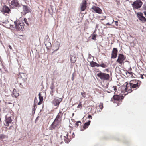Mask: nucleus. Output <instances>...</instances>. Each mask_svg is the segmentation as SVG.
I'll list each match as a JSON object with an SVG mask.
<instances>
[{
  "label": "nucleus",
  "mask_w": 146,
  "mask_h": 146,
  "mask_svg": "<svg viewBox=\"0 0 146 146\" xmlns=\"http://www.w3.org/2000/svg\"><path fill=\"white\" fill-rule=\"evenodd\" d=\"M144 14L146 16V11H145L144 12Z\"/></svg>",
  "instance_id": "nucleus-47"
},
{
  "label": "nucleus",
  "mask_w": 146,
  "mask_h": 146,
  "mask_svg": "<svg viewBox=\"0 0 146 146\" xmlns=\"http://www.w3.org/2000/svg\"><path fill=\"white\" fill-rule=\"evenodd\" d=\"M81 123V122L80 121L76 122L75 124V127H77L79 125H80Z\"/></svg>",
  "instance_id": "nucleus-28"
},
{
  "label": "nucleus",
  "mask_w": 146,
  "mask_h": 146,
  "mask_svg": "<svg viewBox=\"0 0 146 146\" xmlns=\"http://www.w3.org/2000/svg\"><path fill=\"white\" fill-rule=\"evenodd\" d=\"M132 70V69L131 68H130L129 69V71H131Z\"/></svg>",
  "instance_id": "nucleus-48"
},
{
  "label": "nucleus",
  "mask_w": 146,
  "mask_h": 146,
  "mask_svg": "<svg viewBox=\"0 0 146 146\" xmlns=\"http://www.w3.org/2000/svg\"><path fill=\"white\" fill-rule=\"evenodd\" d=\"M112 90L113 89L114 91H115L114 92V94H115V92L117 90V87L116 86H113V87H112Z\"/></svg>",
  "instance_id": "nucleus-30"
},
{
  "label": "nucleus",
  "mask_w": 146,
  "mask_h": 146,
  "mask_svg": "<svg viewBox=\"0 0 146 146\" xmlns=\"http://www.w3.org/2000/svg\"><path fill=\"white\" fill-rule=\"evenodd\" d=\"M9 5L11 8H16L21 7L17 0H12Z\"/></svg>",
  "instance_id": "nucleus-7"
},
{
  "label": "nucleus",
  "mask_w": 146,
  "mask_h": 146,
  "mask_svg": "<svg viewBox=\"0 0 146 146\" xmlns=\"http://www.w3.org/2000/svg\"><path fill=\"white\" fill-rule=\"evenodd\" d=\"M5 136L3 134H1L0 135V139H2L5 138Z\"/></svg>",
  "instance_id": "nucleus-34"
},
{
  "label": "nucleus",
  "mask_w": 146,
  "mask_h": 146,
  "mask_svg": "<svg viewBox=\"0 0 146 146\" xmlns=\"http://www.w3.org/2000/svg\"><path fill=\"white\" fill-rule=\"evenodd\" d=\"M39 102L38 103V105H40L41 104L43 101V97L41 95V93H40L39 94Z\"/></svg>",
  "instance_id": "nucleus-23"
},
{
  "label": "nucleus",
  "mask_w": 146,
  "mask_h": 146,
  "mask_svg": "<svg viewBox=\"0 0 146 146\" xmlns=\"http://www.w3.org/2000/svg\"><path fill=\"white\" fill-rule=\"evenodd\" d=\"M11 104V103H10V102H9V103H8V104Z\"/></svg>",
  "instance_id": "nucleus-51"
},
{
  "label": "nucleus",
  "mask_w": 146,
  "mask_h": 146,
  "mask_svg": "<svg viewBox=\"0 0 146 146\" xmlns=\"http://www.w3.org/2000/svg\"><path fill=\"white\" fill-rule=\"evenodd\" d=\"M105 70L107 72H108L109 71V70L108 69H106Z\"/></svg>",
  "instance_id": "nucleus-44"
},
{
  "label": "nucleus",
  "mask_w": 146,
  "mask_h": 146,
  "mask_svg": "<svg viewBox=\"0 0 146 146\" xmlns=\"http://www.w3.org/2000/svg\"><path fill=\"white\" fill-rule=\"evenodd\" d=\"M72 75H73V77H72V80H74V78H73V76H73V74Z\"/></svg>",
  "instance_id": "nucleus-50"
},
{
  "label": "nucleus",
  "mask_w": 146,
  "mask_h": 146,
  "mask_svg": "<svg viewBox=\"0 0 146 146\" xmlns=\"http://www.w3.org/2000/svg\"><path fill=\"white\" fill-rule=\"evenodd\" d=\"M2 123V121L1 120V118H0V124H1Z\"/></svg>",
  "instance_id": "nucleus-45"
},
{
  "label": "nucleus",
  "mask_w": 146,
  "mask_h": 146,
  "mask_svg": "<svg viewBox=\"0 0 146 146\" xmlns=\"http://www.w3.org/2000/svg\"><path fill=\"white\" fill-rule=\"evenodd\" d=\"M63 115V114L62 113L61 111H60L59 113L57 115L55 120L57 121H60L61 120V118Z\"/></svg>",
  "instance_id": "nucleus-18"
},
{
  "label": "nucleus",
  "mask_w": 146,
  "mask_h": 146,
  "mask_svg": "<svg viewBox=\"0 0 146 146\" xmlns=\"http://www.w3.org/2000/svg\"><path fill=\"white\" fill-rule=\"evenodd\" d=\"M28 19V20H29L30 21H31V20H30V19H29H29Z\"/></svg>",
  "instance_id": "nucleus-52"
},
{
  "label": "nucleus",
  "mask_w": 146,
  "mask_h": 146,
  "mask_svg": "<svg viewBox=\"0 0 146 146\" xmlns=\"http://www.w3.org/2000/svg\"><path fill=\"white\" fill-rule=\"evenodd\" d=\"M118 22L117 21H115V24L116 26H118Z\"/></svg>",
  "instance_id": "nucleus-39"
},
{
  "label": "nucleus",
  "mask_w": 146,
  "mask_h": 146,
  "mask_svg": "<svg viewBox=\"0 0 146 146\" xmlns=\"http://www.w3.org/2000/svg\"><path fill=\"white\" fill-rule=\"evenodd\" d=\"M76 58L74 56H72L71 57L70 60L72 63H74L76 62Z\"/></svg>",
  "instance_id": "nucleus-27"
},
{
  "label": "nucleus",
  "mask_w": 146,
  "mask_h": 146,
  "mask_svg": "<svg viewBox=\"0 0 146 146\" xmlns=\"http://www.w3.org/2000/svg\"><path fill=\"white\" fill-rule=\"evenodd\" d=\"M90 10L94 13H96L101 14L102 13V10L100 8L95 5H93L91 8Z\"/></svg>",
  "instance_id": "nucleus-9"
},
{
  "label": "nucleus",
  "mask_w": 146,
  "mask_h": 146,
  "mask_svg": "<svg viewBox=\"0 0 146 146\" xmlns=\"http://www.w3.org/2000/svg\"><path fill=\"white\" fill-rule=\"evenodd\" d=\"M143 2L141 0H136L132 4L133 9L134 10L140 9L143 5Z\"/></svg>",
  "instance_id": "nucleus-3"
},
{
  "label": "nucleus",
  "mask_w": 146,
  "mask_h": 146,
  "mask_svg": "<svg viewBox=\"0 0 146 146\" xmlns=\"http://www.w3.org/2000/svg\"><path fill=\"white\" fill-rule=\"evenodd\" d=\"M54 92V90H51L50 92V94L52 96H53V95Z\"/></svg>",
  "instance_id": "nucleus-35"
},
{
  "label": "nucleus",
  "mask_w": 146,
  "mask_h": 146,
  "mask_svg": "<svg viewBox=\"0 0 146 146\" xmlns=\"http://www.w3.org/2000/svg\"><path fill=\"white\" fill-rule=\"evenodd\" d=\"M81 95L83 97H84V98H85L86 93H85V92H81Z\"/></svg>",
  "instance_id": "nucleus-33"
},
{
  "label": "nucleus",
  "mask_w": 146,
  "mask_h": 146,
  "mask_svg": "<svg viewBox=\"0 0 146 146\" xmlns=\"http://www.w3.org/2000/svg\"><path fill=\"white\" fill-rule=\"evenodd\" d=\"M15 27L17 30H23L24 27V24L23 22L17 21L15 23Z\"/></svg>",
  "instance_id": "nucleus-8"
},
{
  "label": "nucleus",
  "mask_w": 146,
  "mask_h": 146,
  "mask_svg": "<svg viewBox=\"0 0 146 146\" xmlns=\"http://www.w3.org/2000/svg\"><path fill=\"white\" fill-rule=\"evenodd\" d=\"M62 99L58 97L54 99L53 101L54 104V106H58L59 104L62 101Z\"/></svg>",
  "instance_id": "nucleus-15"
},
{
  "label": "nucleus",
  "mask_w": 146,
  "mask_h": 146,
  "mask_svg": "<svg viewBox=\"0 0 146 146\" xmlns=\"http://www.w3.org/2000/svg\"><path fill=\"white\" fill-rule=\"evenodd\" d=\"M106 25H111V24L110 23H108L106 24Z\"/></svg>",
  "instance_id": "nucleus-46"
},
{
  "label": "nucleus",
  "mask_w": 146,
  "mask_h": 146,
  "mask_svg": "<svg viewBox=\"0 0 146 146\" xmlns=\"http://www.w3.org/2000/svg\"><path fill=\"white\" fill-rule=\"evenodd\" d=\"M90 64L91 67H92L95 66L97 67L100 66L103 68H105L107 67V66L103 63H102L101 64H99L95 62L92 61L90 62Z\"/></svg>",
  "instance_id": "nucleus-10"
},
{
  "label": "nucleus",
  "mask_w": 146,
  "mask_h": 146,
  "mask_svg": "<svg viewBox=\"0 0 146 146\" xmlns=\"http://www.w3.org/2000/svg\"><path fill=\"white\" fill-rule=\"evenodd\" d=\"M5 121L7 126H9V124L11 123L12 120L11 117H8L7 115L5 116Z\"/></svg>",
  "instance_id": "nucleus-17"
},
{
  "label": "nucleus",
  "mask_w": 146,
  "mask_h": 146,
  "mask_svg": "<svg viewBox=\"0 0 146 146\" xmlns=\"http://www.w3.org/2000/svg\"><path fill=\"white\" fill-rule=\"evenodd\" d=\"M23 21L26 24L28 25H29V22L27 21V19L26 18H25L24 19Z\"/></svg>",
  "instance_id": "nucleus-32"
},
{
  "label": "nucleus",
  "mask_w": 146,
  "mask_h": 146,
  "mask_svg": "<svg viewBox=\"0 0 146 146\" xmlns=\"http://www.w3.org/2000/svg\"><path fill=\"white\" fill-rule=\"evenodd\" d=\"M97 17L98 18H102V17L99 16L98 17Z\"/></svg>",
  "instance_id": "nucleus-49"
},
{
  "label": "nucleus",
  "mask_w": 146,
  "mask_h": 146,
  "mask_svg": "<svg viewBox=\"0 0 146 146\" xmlns=\"http://www.w3.org/2000/svg\"><path fill=\"white\" fill-rule=\"evenodd\" d=\"M88 118L90 119H91L92 118V117L91 115H89L88 116Z\"/></svg>",
  "instance_id": "nucleus-40"
},
{
  "label": "nucleus",
  "mask_w": 146,
  "mask_h": 146,
  "mask_svg": "<svg viewBox=\"0 0 146 146\" xmlns=\"http://www.w3.org/2000/svg\"><path fill=\"white\" fill-rule=\"evenodd\" d=\"M136 15L139 20L143 23H145L146 22V19L143 16V14L142 13H137Z\"/></svg>",
  "instance_id": "nucleus-12"
},
{
  "label": "nucleus",
  "mask_w": 146,
  "mask_h": 146,
  "mask_svg": "<svg viewBox=\"0 0 146 146\" xmlns=\"http://www.w3.org/2000/svg\"><path fill=\"white\" fill-rule=\"evenodd\" d=\"M22 6H23V11L24 14H26L31 12V10L28 6L24 5H22Z\"/></svg>",
  "instance_id": "nucleus-13"
},
{
  "label": "nucleus",
  "mask_w": 146,
  "mask_h": 146,
  "mask_svg": "<svg viewBox=\"0 0 146 146\" xmlns=\"http://www.w3.org/2000/svg\"><path fill=\"white\" fill-rule=\"evenodd\" d=\"M77 108H79L80 109H82V105L81 104V102H80L79 104L77 106Z\"/></svg>",
  "instance_id": "nucleus-29"
},
{
  "label": "nucleus",
  "mask_w": 146,
  "mask_h": 146,
  "mask_svg": "<svg viewBox=\"0 0 146 146\" xmlns=\"http://www.w3.org/2000/svg\"><path fill=\"white\" fill-rule=\"evenodd\" d=\"M126 59V57L123 54H120L118 56L116 62L120 65H123Z\"/></svg>",
  "instance_id": "nucleus-6"
},
{
  "label": "nucleus",
  "mask_w": 146,
  "mask_h": 146,
  "mask_svg": "<svg viewBox=\"0 0 146 146\" xmlns=\"http://www.w3.org/2000/svg\"><path fill=\"white\" fill-rule=\"evenodd\" d=\"M112 91L113 92V91Z\"/></svg>",
  "instance_id": "nucleus-54"
},
{
  "label": "nucleus",
  "mask_w": 146,
  "mask_h": 146,
  "mask_svg": "<svg viewBox=\"0 0 146 146\" xmlns=\"http://www.w3.org/2000/svg\"><path fill=\"white\" fill-rule=\"evenodd\" d=\"M97 76L101 80L103 81H109L110 78V75L106 73L102 72L100 71L97 72Z\"/></svg>",
  "instance_id": "nucleus-2"
},
{
  "label": "nucleus",
  "mask_w": 146,
  "mask_h": 146,
  "mask_svg": "<svg viewBox=\"0 0 146 146\" xmlns=\"http://www.w3.org/2000/svg\"><path fill=\"white\" fill-rule=\"evenodd\" d=\"M143 7L145 10L146 9V1L145 2V3L143 5Z\"/></svg>",
  "instance_id": "nucleus-36"
},
{
  "label": "nucleus",
  "mask_w": 146,
  "mask_h": 146,
  "mask_svg": "<svg viewBox=\"0 0 146 146\" xmlns=\"http://www.w3.org/2000/svg\"><path fill=\"white\" fill-rule=\"evenodd\" d=\"M91 122V121L89 120L88 121V122L85 123L84 124V126H83V129H81V130L82 131H83L84 130L86 129L87 128L88 126L90 125Z\"/></svg>",
  "instance_id": "nucleus-19"
},
{
  "label": "nucleus",
  "mask_w": 146,
  "mask_h": 146,
  "mask_svg": "<svg viewBox=\"0 0 146 146\" xmlns=\"http://www.w3.org/2000/svg\"><path fill=\"white\" fill-rule=\"evenodd\" d=\"M36 106L35 105L34 106V108L33 109V110L34 111V113H35V110L36 109L35 108L36 107Z\"/></svg>",
  "instance_id": "nucleus-37"
},
{
  "label": "nucleus",
  "mask_w": 146,
  "mask_h": 146,
  "mask_svg": "<svg viewBox=\"0 0 146 146\" xmlns=\"http://www.w3.org/2000/svg\"><path fill=\"white\" fill-rule=\"evenodd\" d=\"M95 31L94 32L93 35L91 38L92 39L94 40H96V37L98 36L97 35L95 34Z\"/></svg>",
  "instance_id": "nucleus-26"
},
{
  "label": "nucleus",
  "mask_w": 146,
  "mask_h": 146,
  "mask_svg": "<svg viewBox=\"0 0 146 146\" xmlns=\"http://www.w3.org/2000/svg\"><path fill=\"white\" fill-rule=\"evenodd\" d=\"M122 96L118 95H114L111 98V100L114 103L117 104L118 106L121 104Z\"/></svg>",
  "instance_id": "nucleus-4"
},
{
  "label": "nucleus",
  "mask_w": 146,
  "mask_h": 146,
  "mask_svg": "<svg viewBox=\"0 0 146 146\" xmlns=\"http://www.w3.org/2000/svg\"><path fill=\"white\" fill-rule=\"evenodd\" d=\"M99 107L101 109V110H100L101 111L102 110L103 108V104L102 103H100L99 105Z\"/></svg>",
  "instance_id": "nucleus-31"
},
{
  "label": "nucleus",
  "mask_w": 146,
  "mask_h": 146,
  "mask_svg": "<svg viewBox=\"0 0 146 146\" xmlns=\"http://www.w3.org/2000/svg\"><path fill=\"white\" fill-rule=\"evenodd\" d=\"M106 18V17H102V19H100L101 20H103L105 19Z\"/></svg>",
  "instance_id": "nucleus-41"
},
{
  "label": "nucleus",
  "mask_w": 146,
  "mask_h": 146,
  "mask_svg": "<svg viewBox=\"0 0 146 146\" xmlns=\"http://www.w3.org/2000/svg\"><path fill=\"white\" fill-rule=\"evenodd\" d=\"M61 123V120L60 121H57L54 120L50 126L49 129L51 130H53L58 128L60 126Z\"/></svg>",
  "instance_id": "nucleus-5"
},
{
  "label": "nucleus",
  "mask_w": 146,
  "mask_h": 146,
  "mask_svg": "<svg viewBox=\"0 0 146 146\" xmlns=\"http://www.w3.org/2000/svg\"><path fill=\"white\" fill-rule=\"evenodd\" d=\"M35 99H36V97H35Z\"/></svg>",
  "instance_id": "nucleus-53"
},
{
  "label": "nucleus",
  "mask_w": 146,
  "mask_h": 146,
  "mask_svg": "<svg viewBox=\"0 0 146 146\" xmlns=\"http://www.w3.org/2000/svg\"><path fill=\"white\" fill-rule=\"evenodd\" d=\"M118 50L116 48H113L112 51L111 58H115L117 56Z\"/></svg>",
  "instance_id": "nucleus-14"
},
{
  "label": "nucleus",
  "mask_w": 146,
  "mask_h": 146,
  "mask_svg": "<svg viewBox=\"0 0 146 146\" xmlns=\"http://www.w3.org/2000/svg\"><path fill=\"white\" fill-rule=\"evenodd\" d=\"M129 83L134 84H139L140 85L141 82L137 80H131Z\"/></svg>",
  "instance_id": "nucleus-21"
},
{
  "label": "nucleus",
  "mask_w": 146,
  "mask_h": 146,
  "mask_svg": "<svg viewBox=\"0 0 146 146\" xmlns=\"http://www.w3.org/2000/svg\"><path fill=\"white\" fill-rule=\"evenodd\" d=\"M20 76L23 79H25L26 78L27 75L25 74L21 73L19 74Z\"/></svg>",
  "instance_id": "nucleus-25"
},
{
  "label": "nucleus",
  "mask_w": 146,
  "mask_h": 146,
  "mask_svg": "<svg viewBox=\"0 0 146 146\" xmlns=\"http://www.w3.org/2000/svg\"><path fill=\"white\" fill-rule=\"evenodd\" d=\"M88 0H83L82 2L80 4V10L81 11H83L86 9L87 5Z\"/></svg>",
  "instance_id": "nucleus-11"
},
{
  "label": "nucleus",
  "mask_w": 146,
  "mask_h": 146,
  "mask_svg": "<svg viewBox=\"0 0 146 146\" xmlns=\"http://www.w3.org/2000/svg\"><path fill=\"white\" fill-rule=\"evenodd\" d=\"M60 47V43L59 42H57L54 45V51H57Z\"/></svg>",
  "instance_id": "nucleus-22"
},
{
  "label": "nucleus",
  "mask_w": 146,
  "mask_h": 146,
  "mask_svg": "<svg viewBox=\"0 0 146 146\" xmlns=\"http://www.w3.org/2000/svg\"><path fill=\"white\" fill-rule=\"evenodd\" d=\"M124 85L125 87H123L125 88V91L127 92V93H130L133 91L136 90L140 86L139 84H134L129 83L126 82Z\"/></svg>",
  "instance_id": "nucleus-1"
},
{
  "label": "nucleus",
  "mask_w": 146,
  "mask_h": 146,
  "mask_svg": "<svg viewBox=\"0 0 146 146\" xmlns=\"http://www.w3.org/2000/svg\"><path fill=\"white\" fill-rule=\"evenodd\" d=\"M127 72L130 74V75H132V74H133V73L132 72H131V71H130V72Z\"/></svg>",
  "instance_id": "nucleus-42"
},
{
  "label": "nucleus",
  "mask_w": 146,
  "mask_h": 146,
  "mask_svg": "<svg viewBox=\"0 0 146 146\" xmlns=\"http://www.w3.org/2000/svg\"><path fill=\"white\" fill-rule=\"evenodd\" d=\"M1 11L3 12L8 13L10 11V10L8 7L5 5L3 7Z\"/></svg>",
  "instance_id": "nucleus-16"
},
{
  "label": "nucleus",
  "mask_w": 146,
  "mask_h": 146,
  "mask_svg": "<svg viewBox=\"0 0 146 146\" xmlns=\"http://www.w3.org/2000/svg\"><path fill=\"white\" fill-rule=\"evenodd\" d=\"M19 96V93L17 92L15 89H14L13 92V96H14L15 98H17Z\"/></svg>",
  "instance_id": "nucleus-24"
},
{
  "label": "nucleus",
  "mask_w": 146,
  "mask_h": 146,
  "mask_svg": "<svg viewBox=\"0 0 146 146\" xmlns=\"http://www.w3.org/2000/svg\"><path fill=\"white\" fill-rule=\"evenodd\" d=\"M54 88V85L50 87V88L51 89V90H53V89Z\"/></svg>",
  "instance_id": "nucleus-38"
},
{
  "label": "nucleus",
  "mask_w": 146,
  "mask_h": 146,
  "mask_svg": "<svg viewBox=\"0 0 146 146\" xmlns=\"http://www.w3.org/2000/svg\"><path fill=\"white\" fill-rule=\"evenodd\" d=\"M64 140L65 142L67 143H68L71 140V138L70 137H69L68 134H67L66 136H64Z\"/></svg>",
  "instance_id": "nucleus-20"
},
{
  "label": "nucleus",
  "mask_w": 146,
  "mask_h": 146,
  "mask_svg": "<svg viewBox=\"0 0 146 146\" xmlns=\"http://www.w3.org/2000/svg\"><path fill=\"white\" fill-rule=\"evenodd\" d=\"M8 46H9V48L10 49H12V47L11 46V45H9Z\"/></svg>",
  "instance_id": "nucleus-43"
}]
</instances>
